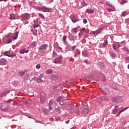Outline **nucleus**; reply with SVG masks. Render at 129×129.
I'll return each instance as SVG.
<instances>
[{
  "mask_svg": "<svg viewBox=\"0 0 129 129\" xmlns=\"http://www.w3.org/2000/svg\"><path fill=\"white\" fill-rule=\"evenodd\" d=\"M88 111L89 110L87 108H84L82 110V112L84 114H87V113H88Z\"/></svg>",
  "mask_w": 129,
  "mask_h": 129,
  "instance_id": "obj_26",
  "label": "nucleus"
},
{
  "mask_svg": "<svg viewBox=\"0 0 129 129\" xmlns=\"http://www.w3.org/2000/svg\"><path fill=\"white\" fill-rule=\"evenodd\" d=\"M69 36H68V38L69 40L71 41H74V36L72 34H70V32H69Z\"/></svg>",
  "mask_w": 129,
  "mask_h": 129,
  "instance_id": "obj_11",
  "label": "nucleus"
},
{
  "mask_svg": "<svg viewBox=\"0 0 129 129\" xmlns=\"http://www.w3.org/2000/svg\"><path fill=\"white\" fill-rule=\"evenodd\" d=\"M25 53H29V50H26V48L22 49L20 51V54H25Z\"/></svg>",
  "mask_w": 129,
  "mask_h": 129,
  "instance_id": "obj_19",
  "label": "nucleus"
},
{
  "mask_svg": "<svg viewBox=\"0 0 129 129\" xmlns=\"http://www.w3.org/2000/svg\"><path fill=\"white\" fill-rule=\"evenodd\" d=\"M51 79L53 81H56L57 79V76H55V75H51Z\"/></svg>",
  "mask_w": 129,
  "mask_h": 129,
  "instance_id": "obj_30",
  "label": "nucleus"
},
{
  "mask_svg": "<svg viewBox=\"0 0 129 129\" xmlns=\"http://www.w3.org/2000/svg\"><path fill=\"white\" fill-rule=\"evenodd\" d=\"M121 15L122 16V17H125L126 16V12H123L121 14Z\"/></svg>",
  "mask_w": 129,
  "mask_h": 129,
  "instance_id": "obj_47",
  "label": "nucleus"
},
{
  "mask_svg": "<svg viewBox=\"0 0 129 129\" xmlns=\"http://www.w3.org/2000/svg\"><path fill=\"white\" fill-rule=\"evenodd\" d=\"M31 33H32L33 35L37 34V29H35V30L31 29Z\"/></svg>",
  "mask_w": 129,
  "mask_h": 129,
  "instance_id": "obj_35",
  "label": "nucleus"
},
{
  "mask_svg": "<svg viewBox=\"0 0 129 129\" xmlns=\"http://www.w3.org/2000/svg\"><path fill=\"white\" fill-rule=\"evenodd\" d=\"M76 114H77V115H80V113L79 110H76Z\"/></svg>",
  "mask_w": 129,
  "mask_h": 129,
  "instance_id": "obj_56",
  "label": "nucleus"
},
{
  "mask_svg": "<svg viewBox=\"0 0 129 129\" xmlns=\"http://www.w3.org/2000/svg\"><path fill=\"white\" fill-rule=\"evenodd\" d=\"M73 32H74V33H77V28H74L73 29Z\"/></svg>",
  "mask_w": 129,
  "mask_h": 129,
  "instance_id": "obj_55",
  "label": "nucleus"
},
{
  "mask_svg": "<svg viewBox=\"0 0 129 129\" xmlns=\"http://www.w3.org/2000/svg\"><path fill=\"white\" fill-rule=\"evenodd\" d=\"M107 44H108V42L107 41V40H105L104 43H103V48H105V47L106 46V45H107Z\"/></svg>",
  "mask_w": 129,
  "mask_h": 129,
  "instance_id": "obj_34",
  "label": "nucleus"
},
{
  "mask_svg": "<svg viewBox=\"0 0 129 129\" xmlns=\"http://www.w3.org/2000/svg\"><path fill=\"white\" fill-rule=\"evenodd\" d=\"M66 40H67V36L64 35L62 37L63 42H66Z\"/></svg>",
  "mask_w": 129,
  "mask_h": 129,
  "instance_id": "obj_43",
  "label": "nucleus"
},
{
  "mask_svg": "<svg viewBox=\"0 0 129 129\" xmlns=\"http://www.w3.org/2000/svg\"><path fill=\"white\" fill-rule=\"evenodd\" d=\"M53 63L55 64H58V63H61V57H57L55 58Z\"/></svg>",
  "mask_w": 129,
  "mask_h": 129,
  "instance_id": "obj_10",
  "label": "nucleus"
},
{
  "mask_svg": "<svg viewBox=\"0 0 129 129\" xmlns=\"http://www.w3.org/2000/svg\"><path fill=\"white\" fill-rule=\"evenodd\" d=\"M49 103H50V104H53V103H54V102L53 101V100H49Z\"/></svg>",
  "mask_w": 129,
  "mask_h": 129,
  "instance_id": "obj_62",
  "label": "nucleus"
},
{
  "mask_svg": "<svg viewBox=\"0 0 129 129\" xmlns=\"http://www.w3.org/2000/svg\"><path fill=\"white\" fill-rule=\"evenodd\" d=\"M36 69H40L41 68V64H40L39 63L37 64L36 66Z\"/></svg>",
  "mask_w": 129,
  "mask_h": 129,
  "instance_id": "obj_45",
  "label": "nucleus"
},
{
  "mask_svg": "<svg viewBox=\"0 0 129 129\" xmlns=\"http://www.w3.org/2000/svg\"><path fill=\"white\" fill-rule=\"evenodd\" d=\"M72 20V22H73V23H77V22H78V19H77V18H76V16H75V15H73L71 18Z\"/></svg>",
  "mask_w": 129,
  "mask_h": 129,
  "instance_id": "obj_14",
  "label": "nucleus"
},
{
  "mask_svg": "<svg viewBox=\"0 0 129 129\" xmlns=\"http://www.w3.org/2000/svg\"><path fill=\"white\" fill-rule=\"evenodd\" d=\"M103 28L101 27L95 31H92V34H93V35H96V36H97V35H99V34L101 33V31H103Z\"/></svg>",
  "mask_w": 129,
  "mask_h": 129,
  "instance_id": "obj_7",
  "label": "nucleus"
},
{
  "mask_svg": "<svg viewBox=\"0 0 129 129\" xmlns=\"http://www.w3.org/2000/svg\"><path fill=\"white\" fill-rule=\"evenodd\" d=\"M70 121V119H69L68 120H67L65 121V123H67V124H68V123H69Z\"/></svg>",
  "mask_w": 129,
  "mask_h": 129,
  "instance_id": "obj_63",
  "label": "nucleus"
},
{
  "mask_svg": "<svg viewBox=\"0 0 129 129\" xmlns=\"http://www.w3.org/2000/svg\"><path fill=\"white\" fill-rule=\"evenodd\" d=\"M18 36H19V32L14 33L12 37L13 40H17L18 39Z\"/></svg>",
  "mask_w": 129,
  "mask_h": 129,
  "instance_id": "obj_18",
  "label": "nucleus"
},
{
  "mask_svg": "<svg viewBox=\"0 0 129 129\" xmlns=\"http://www.w3.org/2000/svg\"><path fill=\"white\" fill-rule=\"evenodd\" d=\"M63 98H64L63 96H60L57 98L56 101H57V102H59V101H61V100L63 99Z\"/></svg>",
  "mask_w": 129,
  "mask_h": 129,
  "instance_id": "obj_29",
  "label": "nucleus"
},
{
  "mask_svg": "<svg viewBox=\"0 0 129 129\" xmlns=\"http://www.w3.org/2000/svg\"><path fill=\"white\" fill-rule=\"evenodd\" d=\"M38 17H39V18H41V19H43V20H45V16H44V15L41 13H38Z\"/></svg>",
  "mask_w": 129,
  "mask_h": 129,
  "instance_id": "obj_33",
  "label": "nucleus"
},
{
  "mask_svg": "<svg viewBox=\"0 0 129 129\" xmlns=\"http://www.w3.org/2000/svg\"><path fill=\"white\" fill-rule=\"evenodd\" d=\"M56 111H57V112H58V113H61V110L60 109V107H58L56 109Z\"/></svg>",
  "mask_w": 129,
  "mask_h": 129,
  "instance_id": "obj_42",
  "label": "nucleus"
},
{
  "mask_svg": "<svg viewBox=\"0 0 129 129\" xmlns=\"http://www.w3.org/2000/svg\"><path fill=\"white\" fill-rule=\"evenodd\" d=\"M126 3H127V1L126 0H123L120 3V5H124V4H126Z\"/></svg>",
  "mask_w": 129,
  "mask_h": 129,
  "instance_id": "obj_44",
  "label": "nucleus"
},
{
  "mask_svg": "<svg viewBox=\"0 0 129 129\" xmlns=\"http://www.w3.org/2000/svg\"><path fill=\"white\" fill-rule=\"evenodd\" d=\"M27 72V70H19V74L20 76L22 77V76H24L25 75V73Z\"/></svg>",
  "mask_w": 129,
  "mask_h": 129,
  "instance_id": "obj_9",
  "label": "nucleus"
},
{
  "mask_svg": "<svg viewBox=\"0 0 129 129\" xmlns=\"http://www.w3.org/2000/svg\"><path fill=\"white\" fill-rule=\"evenodd\" d=\"M42 111L44 114H48L49 113V110H46L45 108H43Z\"/></svg>",
  "mask_w": 129,
  "mask_h": 129,
  "instance_id": "obj_25",
  "label": "nucleus"
},
{
  "mask_svg": "<svg viewBox=\"0 0 129 129\" xmlns=\"http://www.w3.org/2000/svg\"><path fill=\"white\" fill-rule=\"evenodd\" d=\"M83 23L84 24H87V19H84L83 20Z\"/></svg>",
  "mask_w": 129,
  "mask_h": 129,
  "instance_id": "obj_58",
  "label": "nucleus"
},
{
  "mask_svg": "<svg viewBox=\"0 0 129 129\" xmlns=\"http://www.w3.org/2000/svg\"><path fill=\"white\" fill-rule=\"evenodd\" d=\"M98 66L101 69H103V68H104L105 67V66L104 65V63L101 62H99L98 63Z\"/></svg>",
  "mask_w": 129,
  "mask_h": 129,
  "instance_id": "obj_15",
  "label": "nucleus"
},
{
  "mask_svg": "<svg viewBox=\"0 0 129 129\" xmlns=\"http://www.w3.org/2000/svg\"><path fill=\"white\" fill-rule=\"evenodd\" d=\"M9 92H10V91L6 90L2 94H0V98H2V97H5V96H6V95H7Z\"/></svg>",
  "mask_w": 129,
  "mask_h": 129,
  "instance_id": "obj_12",
  "label": "nucleus"
},
{
  "mask_svg": "<svg viewBox=\"0 0 129 129\" xmlns=\"http://www.w3.org/2000/svg\"><path fill=\"white\" fill-rule=\"evenodd\" d=\"M83 55L84 56V57H87L88 56V52L86 50H84L82 52Z\"/></svg>",
  "mask_w": 129,
  "mask_h": 129,
  "instance_id": "obj_28",
  "label": "nucleus"
},
{
  "mask_svg": "<svg viewBox=\"0 0 129 129\" xmlns=\"http://www.w3.org/2000/svg\"><path fill=\"white\" fill-rule=\"evenodd\" d=\"M106 5L108 6V7H110V8L114 7V6L112 5V4H110L109 3L106 4Z\"/></svg>",
  "mask_w": 129,
  "mask_h": 129,
  "instance_id": "obj_46",
  "label": "nucleus"
},
{
  "mask_svg": "<svg viewBox=\"0 0 129 129\" xmlns=\"http://www.w3.org/2000/svg\"><path fill=\"white\" fill-rule=\"evenodd\" d=\"M128 108V107H127L126 108H125L123 110H119L118 113L116 114V116H119V115H120V113H121V112H123V111H124L125 110H126V109H127Z\"/></svg>",
  "mask_w": 129,
  "mask_h": 129,
  "instance_id": "obj_17",
  "label": "nucleus"
},
{
  "mask_svg": "<svg viewBox=\"0 0 129 129\" xmlns=\"http://www.w3.org/2000/svg\"><path fill=\"white\" fill-rule=\"evenodd\" d=\"M67 104V99H62L59 102V104L60 105H65V104Z\"/></svg>",
  "mask_w": 129,
  "mask_h": 129,
  "instance_id": "obj_13",
  "label": "nucleus"
},
{
  "mask_svg": "<svg viewBox=\"0 0 129 129\" xmlns=\"http://www.w3.org/2000/svg\"><path fill=\"white\" fill-rule=\"evenodd\" d=\"M123 51H125V52H127V53L129 52V50L126 47H124L123 48Z\"/></svg>",
  "mask_w": 129,
  "mask_h": 129,
  "instance_id": "obj_50",
  "label": "nucleus"
},
{
  "mask_svg": "<svg viewBox=\"0 0 129 129\" xmlns=\"http://www.w3.org/2000/svg\"><path fill=\"white\" fill-rule=\"evenodd\" d=\"M113 102L115 103H120L122 101V97H114L112 99Z\"/></svg>",
  "mask_w": 129,
  "mask_h": 129,
  "instance_id": "obj_3",
  "label": "nucleus"
},
{
  "mask_svg": "<svg viewBox=\"0 0 129 129\" xmlns=\"http://www.w3.org/2000/svg\"><path fill=\"white\" fill-rule=\"evenodd\" d=\"M86 12L88 14H93V13H94V11L91 9H87Z\"/></svg>",
  "mask_w": 129,
  "mask_h": 129,
  "instance_id": "obj_23",
  "label": "nucleus"
},
{
  "mask_svg": "<svg viewBox=\"0 0 129 129\" xmlns=\"http://www.w3.org/2000/svg\"><path fill=\"white\" fill-rule=\"evenodd\" d=\"M82 36H83V33L80 32L79 33V37H81Z\"/></svg>",
  "mask_w": 129,
  "mask_h": 129,
  "instance_id": "obj_61",
  "label": "nucleus"
},
{
  "mask_svg": "<svg viewBox=\"0 0 129 129\" xmlns=\"http://www.w3.org/2000/svg\"><path fill=\"white\" fill-rule=\"evenodd\" d=\"M6 44H10V43H12V37L10 35H6Z\"/></svg>",
  "mask_w": 129,
  "mask_h": 129,
  "instance_id": "obj_8",
  "label": "nucleus"
},
{
  "mask_svg": "<svg viewBox=\"0 0 129 129\" xmlns=\"http://www.w3.org/2000/svg\"><path fill=\"white\" fill-rule=\"evenodd\" d=\"M52 105H53V104H50V103H49L48 106L49 107V110H52V109H53V107H52Z\"/></svg>",
  "mask_w": 129,
  "mask_h": 129,
  "instance_id": "obj_40",
  "label": "nucleus"
},
{
  "mask_svg": "<svg viewBox=\"0 0 129 129\" xmlns=\"http://www.w3.org/2000/svg\"><path fill=\"white\" fill-rule=\"evenodd\" d=\"M1 108L3 110H8V106L6 104H3L1 106Z\"/></svg>",
  "mask_w": 129,
  "mask_h": 129,
  "instance_id": "obj_21",
  "label": "nucleus"
},
{
  "mask_svg": "<svg viewBox=\"0 0 129 129\" xmlns=\"http://www.w3.org/2000/svg\"><path fill=\"white\" fill-rule=\"evenodd\" d=\"M36 43L35 41H33V42L31 43V45L33 47H35V46H36Z\"/></svg>",
  "mask_w": 129,
  "mask_h": 129,
  "instance_id": "obj_52",
  "label": "nucleus"
},
{
  "mask_svg": "<svg viewBox=\"0 0 129 129\" xmlns=\"http://www.w3.org/2000/svg\"><path fill=\"white\" fill-rule=\"evenodd\" d=\"M102 81H105L106 79H105V76L104 75L102 74L101 76Z\"/></svg>",
  "mask_w": 129,
  "mask_h": 129,
  "instance_id": "obj_38",
  "label": "nucleus"
},
{
  "mask_svg": "<svg viewBox=\"0 0 129 129\" xmlns=\"http://www.w3.org/2000/svg\"><path fill=\"white\" fill-rule=\"evenodd\" d=\"M76 53L77 55H80V51H79V50H78V49H76Z\"/></svg>",
  "mask_w": 129,
  "mask_h": 129,
  "instance_id": "obj_51",
  "label": "nucleus"
},
{
  "mask_svg": "<svg viewBox=\"0 0 129 129\" xmlns=\"http://www.w3.org/2000/svg\"><path fill=\"white\" fill-rule=\"evenodd\" d=\"M37 82H43V80H42L41 79H40L39 78H38L37 80Z\"/></svg>",
  "mask_w": 129,
  "mask_h": 129,
  "instance_id": "obj_54",
  "label": "nucleus"
},
{
  "mask_svg": "<svg viewBox=\"0 0 129 129\" xmlns=\"http://www.w3.org/2000/svg\"><path fill=\"white\" fill-rule=\"evenodd\" d=\"M24 80H29L30 79V77L29 76V74H26L24 77Z\"/></svg>",
  "mask_w": 129,
  "mask_h": 129,
  "instance_id": "obj_36",
  "label": "nucleus"
},
{
  "mask_svg": "<svg viewBox=\"0 0 129 129\" xmlns=\"http://www.w3.org/2000/svg\"><path fill=\"white\" fill-rule=\"evenodd\" d=\"M46 4H51L53 3V0H46Z\"/></svg>",
  "mask_w": 129,
  "mask_h": 129,
  "instance_id": "obj_48",
  "label": "nucleus"
},
{
  "mask_svg": "<svg viewBox=\"0 0 129 129\" xmlns=\"http://www.w3.org/2000/svg\"><path fill=\"white\" fill-rule=\"evenodd\" d=\"M44 77V74H41L40 76H39L38 78L42 79Z\"/></svg>",
  "mask_w": 129,
  "mask_h": 129,
  "instance_id": "obj_53",
  "label": "nucleus"
},
{
  "mask_svg": "<svg viewBox=\"0 0 129 129\" xmlns=\"http://www.w3.org/2000/svg\"><path fill=\"white\" fill-rule=\"evenodd\" d=\"M80 31V32H82L83 33V32H85V28H82Z\"/></svg>",
  "mask_w": 129,
  "mask_h": 129,
  "instance_id": "obj_60",
  "label": "nucleus"
},
{
  "mask_svg": "<svg viewBox=\"0 0 129 129\" xmlns=\"http://www.w3.org/2000/svg\"><path fill=\"white\" fill-rule=\"evenodd\" d=\"M53 89H54V90H61V89H62V87L60 85H57L53 88Z\"/></svg>",
  "mask_w": 129,
  "mask_h": 129,
  "instance_id": "obj_22",
  "label": "nucleus"
},
{
  "mask_svg": "<svg viewBox=\"0 0 129 129\" xmlns=\"http://www.w3.org/2000/svg\"><path fill=\"white\" fill-rule=\"evenodd\" d=\"M75 49H76V46L74 45L72 47L73 51H74V50H75Z\"/></svg>",
  "mask_w": 129,
  "mask_h": 129,
  "instance_id": "obj_64",
  "label": "nucleus"
},
{
  "mask_svg": "<svg viewBox=\"0 0 129 129\" xmlns=\"http://www.w3.org/2000/svg\"><path fill=\"white\" fill-rule=\"evenodd\" d=\"M117 106H115V108L113 109V113H114V114H115V113L118 111V109H117Z\"/></svg>",
  "mask_w": 129,
  "mask_h": 129,
  "instance_id": "obj_27",
  "label": "nucleus"
},
{
  "mask_svg": "<svg viewBox=\"0 0 129 129\" xmlns=\"http://www.w3.org/2000/svg\"><path fill=\"white\" fill-rule=\"evenodd\" d=\"M15 56H16V54H10V55H8V57H15Z\"/></svg>",
  "mask_w": 129,
  "mask_h": 129,
  "instance_id": "obj_59",
  "label": "nucleus"
},
{
  "mask_svg": "<svg viewBox=\"0 0 129 129\" xmlns=\"http://www.w3.org/2000/svg\"><path fill=\"white\" fill-rule=\"evenodd\" d=\"M51 73H53V70L51 69H48L46 71V74H51Z\"/></svg>",
  "mask_w": 129,
  "mask_h": 129,
  "instance_id": "obj_31",
  "label": "nucleus"
},
{
  "mask_svg": "<svg viewBox=\"0 0 129 129\" xmlns=\"http://www.w3.org/2000/svg\"><path fill=\"white\" fill-rule=\"evenodd\" d=\"M111 57H112V58H115V57L116 56V55H115V53H113L110 55Z\"/></svg>",
  "mask_w": 129,
  "mask_h": 129,
  "instance_id": "obj_49",
  "label": "nucleus"
},
{
  "mask_svg": "<svg viewBox=\"0 0 129 129\" xmlns=\"http://www.w3.org/2000/svg\"><path fill=\"white\" fill-rule=\"evenodd\" d=\"M101 100H103V101H107V100H109V98L106 96H103L102 97H98L97 101L98 103H99Z\"/></svg>",
  "mask_w": 129,
  "mask_h": 129,
  "instance_id": "obj_2",
  "label": "nucleus"
},
{
  "mask_svg": "<svg viewBox=\"0 0 129 129\" xmlns=\"http://www.w3.org/2000/svg\"><path fill=\"white\" fill-rule=\"evenodd\" d=\"M48 48V45L46 44H42L39 48V52H45Z\"/></svg>",
  "mask_w": 129,
  "mask_h": 129,
  "instance_id": "obj_4",
  "label": "nucleus"
},
{
  "mask_svg": "<svg viewBox=\"0 0 129 129\" xmlns=\"http://www.w3.org/2000/svg\"><path fill=\"white\" fill-rule=\"evenodd\" d=\"M46 100V94L44 93H41L40 94V103L43 104L45 102V100Z\"/></svg>",
  "mask_w": 129,
  "mask_h": 129,
  "instance_id": "obj_5",
  "label": "nucleus"
},
{
  "mask_svg": "<svg viewBox=\"0 0 129 129\" xmlns=\"http://www.w3.org/2000/svg\"><path fill=\"white\" fill-rule=\"evenodd\" d=\"M68 108L70 110L73 109L74 108V105L71 104L68 105Z\"/></svg>",
  "mask_w": 129,
  "mask_h": 129,
  "instance_id": "obj_32",
  "label": "nucleus"
},
{
  "mask_svg": "<svg viewBox=\"0 0 129 129\" xmlns=\"http://www.w3.org/2000/svg\"><path fill=\"white\" fill-rule=\"evenodd\" d=\"M107 11L109 12V13H110V12H114L115 11V7H111V8L107 7L106 8Z\"/></svg>",
  "mask_w": 129,
  "mask_h": 129,
  "instance_id": "obj_16",
  "label": "nucleus"
},
{
  "mask_svg": "<svg viewBox=\"0 0 129 129\" xmlns=\"http://www.w3.org/2000/svg\"><path fill=\"white\" fill-rule=\"evenodd\" d=\"M9 51H6L3 52V55L4 56H8V57H9V56L10 55V54H9Z\"/></svg>",
  "mask_w": 129,
  "mask_h": 129,
  "instance_id": "obj_39",
  "label": "nucleus"
},
{
  "mask_svg": "<svg viewBox=\"0 0 129 129\" xmlns=\"http://www.w3.org/2000/svg\"><path fill=\"white\" fill-rule=\"evenodd\" d=\"M35 10L39 11V12H43V13H50L51 12V9L43 6L42 7H36Z\"/></svg>",
  "mask_w": 129,
  "mask_h": 129,
  "instance_id": "obj_1",
  "label": "nucleus"
},
{
  "mask_svg": "<svg viewBox=\"0 0 129 129\" xmlns=\"http://www.w3.org/2000/svg\"><path fill=\"white\" fill-rule=\"evenodd\" d=\"M29 18H30V15L28 13H26L25 14H24L23 16V19H24L25 21H28Z\"/></svg>",
  "mask_w": 129,
  "mask_h": 129,
  "instance_id": "obj_20",
  "label": "nucleus"
},
{
  "mask_svg": "<svg viewBox=\"0 0 129 129\" xmlns=\"http://www.w3.org/2000/svg\"><path fill=\"white\" fill-rule=\"evenodd\" d=\"M33 119L35 120V122H36L37 123H42L43 124H44V123H43V122H41V121H39L37 119H35V118H33Z\"/></svg>",
  "mask_w": 129,
  "mask_h": 129,
  "instance_id": "obj_41",
  "label": "nucleus"
},
{
  "mask_svg": "<svg viewBox=\"0 0 129 129\" xmlns=\"http://www.w3.org/2000/svg\"><path fill=\"white\" fill-rule=\"evenodd\" d=\"M112 47H113V49H114V50H115V51H116V50H117V44H114L112 45Z\"/></svg>",
  "mask_w": 129,
  "mask_h": 129,
  "instance_id": "obj_37",
  "label": "nucleus"
},
{
  "mask_svg": "<svg viewBox=\"0 0 129 129\" xmlns=\"http://www.w3.org/2000/svg\"><path fill=\"white\" fill-rule=\"evenodd\" d=\"M8 64V60L5 58H2L0 59V65L5 66Z\"/></svg>",
  "mask_w": 129,
  "mask_h": 129,
  "instance_id": "obj_6",
  "label": "nucleus"
},
{
  "mask_svg": "<svg viewBox=\"0 0 129 129\" xmlns=\"http://www.w3.org/2000/svg\"><path fill=\"white\" fill-rule=\"evenodd\" d=\"M39 27V25L38 24H34L33 25L34 29H36V28H38Z\"/></svg>",
  "mask_w": 129,
  "mask_h": 129,
  "instance_id": "obj_57",
  "label": "nucleus"
},
{
  "mask_svg": "<svg viewBox=\"0 0 129 129\" xmlns=\"http://www.w3.org/2000/svg\"><path fill=\"white\" fill-rule=\"evenodd\" d=\"M16 19V15L12 14L10 15V20H15Z\"/></svg>",
  "mask_w": 129,
  "mask_h": 129,
  "instance_id": "obj_24",
  "label": "nucleus"
}]
</instances>
